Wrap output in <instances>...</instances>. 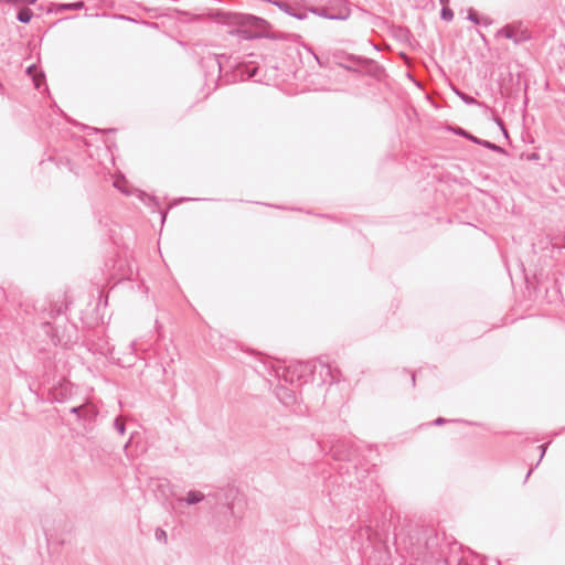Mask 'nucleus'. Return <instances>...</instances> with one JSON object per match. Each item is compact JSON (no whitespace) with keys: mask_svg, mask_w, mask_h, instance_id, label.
Masks as SVG:
<instances>
[{"mask_svg":"<svg viewBox=\"0 0 565 565\" xmlns=\"http://www.w3.org/2000/svg\"><path fill=\"white\" fill-rule=\"evenodd\" d=\"M33 17V12L29 8H22L18 11L17 19L22 23H29Z\"/></svg>","mask_w":565,"mask_h":565,"instance_id":"obj_10","label":"nucleus"},{"mask_svg":"<svg viewBox=\"0 0 565 565\" xmlns=\"http://www.w3.org/2000/svg\"><path fill=\"white\" fill-rule=\"evenodd\" d=\"M36 0H28L29 3H34Z\"/></svg>","mask_w":565,"mask_h":565,"instance_id":"obj_31","label":"nucleus"},{"mask_svg":"<svg viewBox=\"0 0 565 565\" xmlns=\"http://www.w3.org/2000/svg\"><path fill=\"white\" fill-rule=\"evenodd\" d=\"M205 495L202 492L192 490L186 493L185 498H181L179 501H184L186 504L192 505L203 501Z\"/></svg>","mask_w":565,"mask_h":565,"instance_id":"obj_8","label":"nucleus"},{"mask_svg":"<svg viewBox=\"0 0 565 565\" xmlns=\"http://www.w3.org/2000/svg\"><path fill=\"white\" fill-rule=\"evenodd\" d=\"M276 394L285 404H289L294 401V395L286 387H278Z\"/></svg>","mask_w":565,"mask_h":565,"instance_id":"obj_9","label":"nucleus"},{"mask_svg":"<svg viewBox=\"0 0 565 565\" xmlns=\"http://www.w3.org/2000/svg\"><path fill=\"white\" fill-rule=\"evenodd\" d=\"M532 471H533V468H531V469L527 471L526 477H525V480H527V479H529V477H530V475L532 473Z\"/></svg>","mask_w":565,"mask_h":565,"instance_id":"obj_29","label":"nucleus"},{"mask_svg":"<svg viewBox=\"0 0 565 565\" xmlns=\"http://www.w3.org/2000/svg\"><path fill=\"white\" fill-rule=\"evenodd\" d=\"M440 18L445 21H451L454 19V11L449 7H444L440 12Z\"/></svg>","mask_w":565,"mask_h":565,"instance_id":"obj_16","label":"nucleus"},{"mask_svg":"<svg viewBox=\"0 0 565 565\" xmlns=\"http://www.w3.org/2000/svg\"><path fill=\"white\" fill-rule=\"evenodd\" d=\"M276 374L289 383L307 382L308 377H313V369L309 363L297 362L285 367H278Z\"/></svg>","mask_w":565,"mask_h":565,"instance_id":"obj_2","label":"nucleus"},{"mask_svg":"<svg viewBox=\"0 0 565 565\" xmlns=\"http://www.w3.org/2000/svg\"><path fill=\"white\" fill-rule=\"evenodd\" d=\"M439 1L441 3L443 8L448 7L449 0H439Z\"/></svg>","mask_w":565,"mask_h":565,"instance_id":"obj_26","label":"nucleus"},{"mask_svg":"<svg viewBox=\"0 0 565 565\" xmlns=\"http://www.w3.org/2000/svg\"><path fill=\"white\" fill-rule=\"evenodd\" d=\"M320 17L343 21L350 17V9L343 0H337L334 4L320 7Z\"/></svg>","mask_w":565,"mask_h":565,"instance_id":"obj_5","label":"nucleus"},{"mask_svg":"<svg viewBox=\"0 0 565 565\" xmlns=\"http://www.w3.org/2000/svg\"><path fill=\"white\" fill-rule=\"evenodd\" d=\"M468 20H470L475 24H479L480 23L479 15H478V13L473 9H470L468 11Z\"/></svg>","mask_w":565,"mask_h":565,"instance_id":"obj_18","label":"nucleus"},{"mask_svg":"<svg viewBox=\"0 0 565 565\" xmlns=\"http://www.w3.org/2000/svg\"><path fill=\"white\" fill-rule=\"evenodd\" d=\"M83 411H84V406H82V405L81 406H75V407L71 408V413L76 414L77 417H79L81 412H83Z\"/></svg>","mask_w":565,"mask_h":565,"instance_id":"obj_23","label":"nucleus"},{"mask_svg":"<svg viewBox=\"0 0 565 565\" xmlns=\"http://www.w3.org/2000/svg\"><path fill=\"white\" fill-rule=\"evenodd\" d=\"M43 328L45 329V332H49V329L51 328V323L50 322L43 323Z\"/></svg>","mask_w":565,"mask_h":565,"instance_id":"obj_25","label":"nucleus"},{"mask_svg":"<svg viewBox=\"0 0 565 565\" xmlns=\"http://www.w3.org/2000/svg\"><path fill=\"white\" fill-rule=\"evenodd\" d=\"M448 420L444 417H438L437 419H435L434 422V425L436 426H440V425H444L445 423H447Z\"/></svg>","mask_w":565,"mask_h":565,"instance_id":"obj_24","label":"nucleus"},{"mask_svg":"<svg viewBox=\"0 0 565 565\" xmlns=\"http://www.w3.org/2000/svg\"><path fill=\"white\" fill-rule=\"evenodd\" d=\"M82 8H84L83 1L74 2V3H64V4L60 6V10H79Z\"/></svg>","mask_w":565,"mask_h":565,"instance_id":"obj_14","label":"nucleus"},{"mask_svg":"<svg viewBox=\"0 0 565 565\" xmlns=\"http://www.w3.org/2000/svg\"><path fill=\"white\" fill-rule=\"evenodd\" d=\"M154 534H156V539H157L158 541L167 542V533H166V531H164V530H162L161 527H158V529L156 530V533H154Z\"/></svg>","mask_w":565,"mask_h":565,"instance_id":"obj_19","label":"nucleus"},{"mask_svg":"<svg viewBox=\"0 0 565 565\" xmlns=\"http://www.w3.org/2000/svg\"><path fill=\"white\" fill-rule=\"evenodd\" d=\"M84 411L81 412L78 419L92 420L96 416V409L92 405H83Z\"/></svg>","mask_w":565,"mask_h":565,"instance_id":"obj_12","label":"nucleus"},{"mask_svg":"<svg viewBox=\"0 0 565 565\" xmlns=\"http://www.w3.org/2000/svg\"><path fill=\"white\" fill-rule=\"evenodd\" d=\"M437 565H450L448 561H440Z\"/></svg>","mask_w":565,"mask_h":565,"instance_id":"obj_28","label":"nucleus"},{"mask_svg":"<svg viewBox=\"0 0 565 565\" xmlns=\"http://www.w3.org/2000/svg\"><path fill=\"white\" fill-rule=\"evenodd\" d=\"M371 534H372V530L370 526H365L363 529H360V531H359V535L361 537L365 535L367 540H370Z\"/></svg>","mask_w":565,"mask_h":565,"instance_id":"obj_21","label":"nucleus"},{"mask_svg":"<svg viewBox=\"0 0 565 565\" xmlns=\"http://www.w3.org/2000/svg\"><path fill=\"white\" fill-rule=\"evenodd\" d=\"M335 63L344 70L358 74H365L375 78H380L384 73V68L374 60L362 57L353 54L340 56L334 54Z\"/></svg>","mask_w":565,"mask_h":565,"instance_id":"obj_1","label":"nucleus"},{"mask_svg":"<svg viewBox=\"0 0 565 565\" xmlns=\"http://www.w3.org/2000/svg\"><path fill=\"white\" fill-rule=\"evenodd\" d=\"M355 455L356 448L350 439H339L330 447V456L335 460L351 461Z\"/></svg>","mask_w":565,"mask_h":565,"instance_id":"obj_4","label":"nucleus"},{"mask_svg":"<svg viewBox=\"0 0 565 565\" xmlns=\"http://www.w3.org/2000/svg\"><path fill=\"white\" fill-rule=\"evenodd\" d=\"M472 142L477 143V145H480V146H483V147H486L488 149H491V150H493L495 152H503L504 151L503 148H501L500 146H498L495 143H492V142L488 141V140H482L480 138H473Z\"/></svg>","mask_w":565,"mask_h":565,"instance_id":"obj_11","label":"nucleus"},{"mask_svg":"<svg viewBox=\"0 0 565 565\" xmlns=\"http://www.w3.org/2000/svg\"><path fill=\"white\" fill-rule=\"evenodd\" d=\"M412 381L415 383V374L412 375Z\"/></svg>","mask_w":565,"mask_h":565,"instance_id":"obj_30","label":"nucleus"},{"mask_svg":"<svg viewBox=\"0 0 565 565\" xmlns=\"http://www.w3.org/2000/svg\"><path fill=\"white\" fill-rule=\"evenodd\" d=\"M320 379H322L323 382H327V377H329V383L333 384L338 380V372L333 371L332 367L328 363H322L320 361Z\"/></svg>","mask_w":565,"mask_h":565,"instance_id":"obj_7","label":"nucleus"},{"mask_svg":"<svg viewBox=\"0 0 565 565\" xmlns=\"http://www.w3.org/2000/svg\"><path fill=\"white\" fill-rule=\"evenodd\" d=\"M286 11L290 14V15H294L296 17L297 19H305L307 17V14L305 12H300L296 9H294L292 7L288 6V4H284Z\"/></svg>","mask_w":565,"mask_h":565,"instance_id":"obj_15","label":"nucleus"},{"mask_svg":"<svg viewBox=\"0 0 565 565\" xmlns=\"http://www.w3.org/2000/svg\"><path fill=\"white\" fill-rule=\"evenodd\" d=\"M217 19L221 23L237 26H256L262 19L249 14L235 12H217Z\"/></svg>","mask_w":565,"mask_h":565,"instance_id":"obj_3","label":"nucleus"},{"mask_svg":"<svg viewBox=\"0 0 565 565\" xmlns=\"http://www.w3.org/2000/svg\"><path fill=\"white\" fill-rule=\"evenodd\" d=\"M114 427H115V429H116L120 435L125 434L126 428H125V423H124L122 418L117 417V418L114 420Z\"/></svg>","mask_w":565,"mask_h":565,"instance_id":"obj_17","label":"nucleus"},{"mask_svg":"<svg viewBox=\"0 0 565 565\" xmlns=\"http://www.w3.org/2000/svg\"><path fill=\"white\" fill-rule=\"evenodd\" d=\"M455 132L461 137L469 139L470 141H472V139L476 138L475 136L463 130L462 128H458Z\"/></svg>","mask_w":565,"mask_h":565,"instance_id":"obj_20","label":"nucleus"},{"mask_svg":"<svg viewBox=\"0 0 565 565\" xmlns=\"http://www.w3.org/2000/svg\"><path fill=\"white\" fill-rule=\"evenodd\" d=\"M256 73V68L254 67L252 71H248V76L252 77Z\"/></svg>","mask_w":565,"mask_h":565,"instance_id":"obj_27","label":"nucleus"},{"mask_svg":"<svg viewBox=\"0 0 565 565\" xmlns=\"http://www.w3.org/2000/svg\"><path fill=\"white\" fill-rule=\"evenodd\" d=\"M499 34L512 40L515 44L523 43L530 39L529 34L525 31L518 32L511 25H505L499 31Z\"/></svg>","mask_w":565,"mask_h":565,"instance_id":"obj_6","label":"nucleus"},{"mask_svg":"<svg viewBox=\"0 0 565 565\" xmlns=\"http://www.w3.org/2000/svg\"><path fill=\"white\" fill-rule=\"evenodd\" d=\"M455 93L467 105H480V103L476 98L465 94L461 90L456 89Z\"/></svg>","mask_w":565,"mask_h":565,"instance_id":"obj_13","label":"nucleus"},{"mask_svg":"<svg viewBox=\"0 0 565 565\" xmlns=\"http://www.w3.org/2000/svg\"><path fill=\"white\" fill-rule=\"evenodd\" d=\"M547 446L548 444H544V445H541L540 446V449H541V455H540V458H539V461L536 463V466L541 462V460L543 459L544 455H545V451L547 449Z\"/></svg>","mask_w":565,"mask_h":565,"instance_id":"obj_22","label":"nucleus"}]
</instances>
